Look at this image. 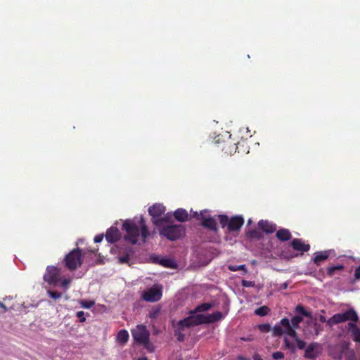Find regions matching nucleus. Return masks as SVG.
Here are the masks:
<instances>
[{
	"label": "nucleus",
	"instance_id": "12",
	"mask_svg": "<svg viewBox=\"0 0 360 360\" xmlns=\"http://www.w3.org/2000/svg\"><path fill=\"white\" fill-rule=\"evenodd\" d=\"M165 207L162 204L155 203L148 208V213L152 217V222L158 219L165 212Z\"/></svg>",
	"mask_w": 360,
	"mask_h": 360
},
{
	"label": "nucleus",
	"instance_id": "14",
	"mask_svg": "<svg viewBox=\"0 0 360 360\" xmlns=\"http://www.w3.org/2000/svg\"><path fill=\"white\" fill-rule=\"evenodd\" d=\"M121 237V233L119 229L116 227H110L106 231L105 239L110 243H115L119 240Z\"/></svg>",
	"mask_w": 360,
	"mask_h": 360
},
{
	"label": "nucleus",
	"instance_id": "19",
	"mask_svg": "<svg viewBox=\"0 0 360 360\" xmlns=\"http://www.w3.org/2000/svg\"><path fill=\"white\" fill-rule=\"evenodd\" d=\"M276 236L280 241L285 242L291 239L292 234L288 229L281 228L276 231Z\"/></svg>",
	"mask_w": 360,
	"mask_h": 360
},
{
	"label": "nucleus",
	"instance_id": "32",
	"mask_svg": "<svg viewBox=\"0 0 360 360\" xmlns=\"http://www.w3.org/2000/svg\"><path fill=\"white\" fill-rule=\"evenodd\" d=\"M247 236L250 238L259 239L261 234L257 230L253 229L248 231Z\"/></svg>",
	"mask_w": 360,
	"mask_h": 360
},
{
	"label": "nucleus",
	"instance_id": "15",
	"mask_svg": "<svg viewBox=\"0 0 360 360\" xmlns=\"http://www.w3.org/2000/svg\"><path fill=\"white\" fill-rule=\"evenodd\" d=\"M258 227L266 233H272L276 231L277 226L271 221L262 219L258 222Z\"/></svg>",
	"mask_w": 360,
	"mask_h": 360
},
{
	"label": "nucleus",
	"instance_id": "34",
	"mask_svg": "<svg viewBox=\"0 0 360 360\" xmlns=\"http://www.w3.org/2000/svg\"><path fill=\"white\" fill-rule=\"evenodd\" d=\"M258 328H259V329L260 330L261 332H262V333H267V332H269L270 330L271 326L269 323H263V324H259L258 326Z\"/></svg>",
	"mask_w": 360,
	"mask_h": 360
},
{
	"label": "nucleus",
	"instance_id": "23",
	"mask_svg": "<svg viewBox=\"0 0 360 360\" xmlns=\"http://www.w3.org/2000/svg\"><path fill=\"white\" fill-rule=\"evenodd\" d=\"M129 340V333L128 332L123 329L118 332L117 335V341L121 344L122 345H125Z\"/></svg>",
	"mask_w": 360,
	"mask_h": 360
},
{
	"label": "nucleus",
	"instance_id": "44",
	"mask_svg": "<svg viewBox=\"0 0 360 360\" xmlns=\"http://www.w3.org/2000/svg\"><path fill=\"white\" fill-rule=\"evenodd\" d=\"M76 316L79 319L80 322H85L86 318L84 316V312L83 311H77L76 314Z\"/></svg>",
	"mask_w": 360,
	"mask_h": 360
},
{
	"label": "nucleus",
	"instance_id": "5",
	"mask_svg": "<svg viewBox=\"0 0 360 360\" xmlns=\"http://www.w3.org/2000/svg\"><path fill=\"white\" fill-rule=\"evenodd\" d=\"M186 233L184 226L181 224H173L163 226L160 230V235L163 236L167 239L174 241L182 238Z\"/></svg>",
	"mask_w": 360,
	"mask_h": 360
},
{
	"label": "nucleus",
	"instance_id": "21",
	"mask_svg": "<svg viewBox=\"0 0 360 360\" xmlns=\"http://www.w3.org/2000/svg\"><path fill=\"white\" fill-rule=\"evenodd\" d=\"M329 251H319L314 254L313 262L317 266L320 265L321 263L326 260L329 257Z\"/></svg>",
	"mask_w": 360,
	"mask_h": 360
},
{
	"label": "nucleus",
	"instance_id": "45",
	"mask_svg": "<svg viewBox=\"0 0 360 360\" xmlns=\"http://www.w3.org/2000/svg\"><path fill=\"white\" fill-rule=\"evenodd\" d=\"M229 269L232 271H236L238 270H244V269H245V265L229 266Z\"/></svg>",
	"mask_w": 360,
	"mask_h": 360
},
{
	"label": "nucleus",
	"instance_id": "54",
	"mask_svg": "<svg viewBox=\"0 0 360 360\" xmlns=\"http://www.w3.org/2000/svg\"><path fill=\"white\" fill-rule=\"evenodd\" d=\"M253 359L254 360H262V359L259 356V355L258 354H255L253 356Z\"/></svg>",
	"mask_w": 360,
	"mask_h": 360
},
{
	"label": "nucleus",
	"instance_id": "10",
	"mask_svg": "<svg viewBox=\"0 0 360 360\" xmlns=\"http://www.w3.org/2000/svg\"><path fill=\"white\" fill-rule=\"evenodd\" d=\"M322 352V346L318 342L310 343L305 349L304 356L306 359H314L317 358Z\"/></svg>",
	"mask_w": 360,
	"mask_h": 360
},
{
	"label": "nucleus",
	"instance_id": "20",
	"mask_svg": "<svg viewBox=\"0 0 360 360\" xmlns=\"http://www.w3.org/2000/svg\"><path fill=\"white\" fill-rule=\"evenodd\" d=\"M153 261L164 267L174 268L176 266L174 261L172 259L155 257L153 258Z\"/></svg>",
	"mask_w": 360,
	"mask_h": 360
},
{
	"label": "nucleus",
	"instance_id": "49",
	"mask_svg": "<svg viewBox=\"0 0 360 360\" xmlns=\"http://www.w3.org/2000/svg\"><path fill=\"white\" fill-rule=\"evenodd\" d=\"M103 239V234H99V235H96L95 237H94V242L95 243H101Z\"/></svg>",
	"mask_w": 360,
	"mask_h": 360
},
{
	"label": "nucleus",
	"instance_id": "13",
	"mask_svg": "<svg viewBox=\"0 0 360 360\" xmlns=\"http://www.w3.org/2000/svg\"><path fill=\"white\" fill-rule=\"evenodd\" d=\"M291 246L294 250L301 252V255L310 250V245L305 243L301 238H294L291 242Z\"/></svg>",
	"mask_w": 360,
	"mask_h": 360
},
{
	"label": "nucleus",
	"instance_id": "18",
	"mask_svg": "<svg viewBox=\"0 0 360 360\" xmlns=\"http://www.w3.org/2000/svg\"><path fill=\"white\" fill-rule=\"evenodd\" d=\"M356 322H349L348 323L349 330L354 341L360 342V328H358Z\"/></svg>",
	"mask_w": 360,
	"mask_h": 360
},
{
	"label": "nucleus",
	"instance_id": "39",
	"mask_svg": "<svg viewBox=\"0 0 360 360\" xmlns=\"http://www.w3.org/2000/svg\"><path fill=\"white\" fill-rule=\"evenodd\" d=\"M273 332L274 335L276 336H279L285 333L280 326H275L273 328Z\"/></svg>",
	"mask_w": 360,
	"mask_h": 360
},
{
	"label": "nucleus",
	"instance_id": "31",
	"mask_svg": "<svg viewBox=\"0 0 360 360\" xmlns=\"http://www.w3.org/2000/svg\"><path fill=\"white\" fill-rule=\"evenodd\" d=\"M81 306L84 309H90L95 304L94 300H82L79 302Z\"/></svg>",
	"mask_w": 360,
	"mask_h": 360
},
{
	"label": "nucleus",
	"instance_id": "58",
	"mask_svg": "<svg viewBox=\"0 0 360 360\" xmlns=\"http://www.w3.org/2000/svg\"><path fill=\"white\" fill-rule=\"evenodd\" d=\"M47 292L51 293V292H56V291H52V290H48Z\"/></svg>",
	"mask_w": 360,
	"mask_h": 360
},
{
	"label": "nucleus",
	"instance_id": "53",
	"mask_svg": "<svg viewBox=\"0 0 360 360\" xmlns=\"http://www.w3.org/2000/svg\"><path fill=\"white\" fill-rule=\"evenodd\" d=\"M319 319L321 323H325V322L327 323V320H326V317L323 315H319Z\"/></svg>",
	"mask_w": 360,
	"mask_h": 360
},
{
	"label": "nucleus",
	"instance_id": "51",
	"mask_svg": "<svg viewBox=\"0 0 360 360\" xmlns=\"http://www.w3.org/2000/svg\"><path fill=\"white\" fill-rule=\"evenodd\" d=\"M49 295L52 299L56 300L61 297L62 294H49Z\"/></svg>",
	"mask_w": 360,
	"mask_h": 360
},
{
	"label": "nucleus",
	"instance_id": "52",
	"mask_svg": "<svg viewBox=\"0 0 360 360\" xmlns=\"http://www.w3.org/2000/svg\"><path fill=\"white\" fill-rule=\"evenodd\" d=\"M185 339V335L183 333H179L177 335V340L179 342H183Z\"/></svg>",
	"mask_w": 360,
	"mask_h": 360
},
{
	"label": "nucleus",
	"instance_id": "6",
	"mask_svg": "<svg viewBox=\"0 0 360 360\" xmlns=\"http://www.w3.org/2000/svg\"><path fill=\"white\" fill-rule=\"evenodd\" d=\"M359 320L358 315L354 309H349L342 313L334 314L330 319L327 321V324L332 327L333 325L350 321L357 322Z\"/></svg>",
	"mask_w": 360,
	"mask_h": 360
},
{
	"label": "nucleus",
	"instance_id": "3",
	"mask_svg": "<svg viewBox=\"0 0 360 360\" xmlns=\"http://www.w3.org/2000/svg\"><path fill=\"white\" fill-rule=\"evenodd\" d=\"M222 317V313L220 311H215L207 315L192 314H190L189 316L180 320L178 322V325L182 330H184L185 328H190L205 323H215L221 320Z\"/></svg>",
	"mask_w": 360,
	"mask_h": 360
},
{
	"label": "nucleus",
	"instance_id": "59",
	"mask_svg": "<svg viewBox=\"0 0 360 360\" xmlns=\"http://www.w3.org/2000/svg\"><path fill=\"white\" fill-rule=\"evenodd\" d=\"M138 306H141L140 301L137 303Z\"/></svg>",
	"mask_w": 360,
	"mask_h": 360
},
{
	"label": "nucleus",
	"instance_id": "4",
	"mask_svg": "<svg viewBox=\"0 0 360 360\" xmlns=\"http://www.w3.org/2000/svg\"><path fill=\"white\" fill-rule=\"evenodd\" d=\"M222 228L227 226L229 232H238L244 224V219L242 216L235 215L230 219L226 214L217 216Z\"/></svg>",
	"mask_w": 360,
	"mask_h": 360
},
{
	"label": "nucleus",
	"instance_id": "24",
	"mask_svg": "<svg viewBox=\"0 0 360 360\" xmlns=\"http://www.w3.org/2000/svg\"><path fill=\"white\" fill-rule=\"evenodd\" d=\"M212 307L211 303H202L198 305L193 310L190 311L189 314H197L198 312H203L209 310Z\"/></svg>",
	"mask_w": 360,
	"mask_h": 360
},
{
	"label": "nucleus",
	"instance_id": "8",
	"mask_svg": "<svg viewBox=\"0 0 360 360\" xmlns=\"http://www.w3.org/2000/svg\"><path fill=\"white\" fill-rule=\"evenodd\" d=\"M348 343L343 341L336 345L328 346V354L334 359L341 360L342 355L348 350Z\"/></svg>",
	"mask_w": 360,
	"mask_h": 360
},
{
	"label": "nucleus",
	"instance_id": "28",
	"mask_svg": "<svg viewBox=\"0 0 360 360\" xmlns=\"http://www.w3.org/2000/svg\"><path fill=\"white\" fill-rule=\"evenodd\" d=\"M269 309L266 306H262L255 311L256 315L264 316L268 314Z\"/></svg>",
	"mask_w": 360,
	"mask_h": 360
},
{
	"label": "nucleus",
	"instance_id": "47",
	"mask_svg": "<svg viewBox=\"0 0 360 360\" xmlns=\"http://www.w3.org/2000/svg\"><path fill=\"white\" fill-rule=\"evenodd\" d=\"M354 276V281H358L360 279V264L355 269Z\"/></svg>",
	"mask_w": 360,
	"mask_h": 360
},
{
	"label": "nucleus",
	"instance_id": "7",
	"mask_svg": "<svg viewBox=\"0 0 360 360\" xmlns=\"http://www.w3.org/2000/svg\"><path fill=\"white\" fill-rule=\"evenodd\" d=\"M63 262L70 271L77 269L82 264V250L79 248L72 250L65 255Z\"/></svg>",
	"mask_w": 360,
	"mask_h": 360
},
{
	"label": "nucleus",
	"instance_id": "50",
	"mask_svg": "<svg viewBox=\"0 0 360 360\" xmlns=\"http://www.w3.org/2000/svg\"><path fill=\"white\" fill-rule=\"evenodd\" d=\"M242 283H243V285L245 287H249V286L253 285L252 281H245V280H243Z\"/></svg>",
	"mask_w": 360,
	"mask_h": 360
},
{
	"label": "nucleus",
	"instance_id": "27",
	"mask_svg": "<svg viewBox=\"0 0 360 360\" xmlns=\"http://www.w3.org/2000/svg\"><path fill=\"white\" fill-rule=\"evenodd\" d=\"M170 217L168 216V214L160 217L158 219H155L153 221V224L156 226H162L165 223H167L169 221Z\"/></svg>",
	"mask_w": 360,
	"mask_h": 360
},
{
	"label": "nucleus",
	"instance_id": "57",
	"mask_svg": "<svg viewBox=\"0 0 360 360\" xmlns=\"http://www.w3.org/2000/svg\"><path fill=\"white\" fill-rule=\"evenodd\" d=\"M137 360H148V359L146 357H142V358L138 359Z\"/></svg>",
	"mask_w": 360,
	"mask_h": 360
},
{
	"label": "nucleus",
	"instance_id": "38",
	"mask_svg": "<svg viewBox=\"0 0 360 360\" xmlns=\"http://www.w3.org/2000/svg\"><path fill=\"white\" fill-rule=\"evenodd\" d=\"M313 328H314V334L316 336L319 335L320 332L323 330L322 326H321L320 324H318L316 322L314 323Z\"/></svg>",
	"mask_w": 360,
	"mask_h": 360
},
{
	"label": "nucleus",
	"instance_id": "33",
	"mask_svg": "<svg viewBox=\"0 0 360 360\" xmlns=\"http://www.w3.org/2000/svg\"><path fill=\"white\" fill-rule=\"evenodd\" d=\"M296 311L306 317H311V313L308 312L302 306L298 305L296 307Z\"/></svg>",
	"mask_w": 360,
	"mask_h": 360
},
{
	"label": "nucleus",
	"instance_id": "17",
	"mask_svg": "<svg viewBox=\"0 0 360 360\" xmlns=\"http://www.w3.org/2000/svg\"><path fill=\"white\" fill-rule=\"evenodd\" d=\"M174 217L179 222H186L189 221V214L186 210L178 208L174 212Z\"/></svg>",
	"mask_w": 360,
	"mask_h": 360
},
{
	"label": "nucleus",
	"instance_id": "48",
	"mask_svg": "<svg viewBox=\"0 0 360 360\" xmlns=\"http://www.w3.org/2000/svg\"><path fill=\"white\" fill-rule=\"evenodd\" d=\"M8 311V308L5 306V304L0 302V314H4Z\"/></svg>",
	"mask_w": 360,
	"mask_h": 360
},
{
	"label": "nucleus",
	"instance_id": "16",
	"mask_svg": "<svg viewBox=\"0 0 360 360\" xmlns=\"http://www.w3.org/2000/svg\"><path fill=\"white\" fill-rule=\"evenodd\" d=\"M237 144L238 143L233 141L229 136V139L223 143L221 150L226 154L232 155L238 149Z\"/></svg>",
	"mask_w": 360,
	"mask_h": 360
},
{
	"label": "nucleus",
	"instance_id": "29",
	"mask_svg": "<svg viewBox=\"0 0 360 360\" xmlns=\"http://www.w3.org/2000/svg\"><path fill=\"white\" fill-rule=\"evenodd\" d=\"M203 214H204V210H201L200 212H198L196 211H193L191 210V214L189 215V220L191 219V218H194L200 221L202 217H203Z\"/></svg>",
	"mask_w": 360,
	"mask_h": 360
},
{
	"label": "nucleus",
	"instance_id": "56",
	"mask_svg": "<svg viewBox=\"0 0 360 360\" xmlns=\"http://www.w3.org/2000/svg\"><path fill=\"white\" fill-rule=\"evenodd\" d=\"M238 360H249L248 358L243 356H239L238 357Z\"/></svg>",
	"mask_w": 360,
	"mask_h": 360
},
{
	"label": "nucleus",
	"instance_id": "11",
	"mask_svg": "<svg viewBox=\"0 0 360 360\" xmlns=\"http://www.w3.org/2000/svg\"><path fill=\"white\" fill-rule=\"evenodd\" d=\"M132 335L136 342L146 345L149 342V333L145 326L138 327L136 330L132 331Z\"/></svg>",
	"mask_w": 360,
	"mask_h": 360
},
{
	"label": "nucleus",
	"instance_id": "37",
	"mask_svg": "<svg viewBox=\"0 0 360 360\" xmlns=\"http://www.w3.org/2000/svg\"><path fill=\"white\" fill-rule=\"evenodd\" d=\"M284 343H285V346L287 348H288V349H291L292 352H293V353H295V351H296L295 346L292 343H291V342L288 340V338H285L284 339Z\"/></svg>",
	"mask_w": 360,
	"mask_h": 360
},
{
	"label": "nucleus",
	"instance_id": "22",
	"mask_svg": "<svg viewBox=\"0 0 360 360\" xmlns=\"http://www.w3.org/2000/svg\"><path fill=\"white\" fill-rule=\"evenodd\" d=\"M162 294H142L141 300L148 302H155L159 301Z\"/></svg>",
	"mask_w": 360,
	"mask_h": 360
},
{
	"label": "nucleus",
	"instance_id": "42",
	"mask_svg": "<svg viewBox=\"0 0 360 360\" xmlns=\"http://www.w3.org/2000/svg\"><path fill=\"white\" fill-rule=\"evenodd\" d=\"M295 341L299 349H304L305 348L306 342L304 340H300L299 338H296V340Z\"/></svg>",
	"mask_w": 360,
	"mask_h": 360
},
{
	"label": "nucleus",
	"instance_id": "25",
	"mask_svg": "<svg viewBox=\"0 0 360 360\" xmlns=\"http://www.w3.org/2000/svg\"><path fill=\"white\" fill-rule=\"evenodd\" d=\"M133 254H134V251H133L132 248H129L127 250L124 255H122V256H120L118 257L119 262L120 264L128 263L130 259V257L132 256Z\"/></svg>",
	"mask_w": 360,
	"mask_h": 360
},
{
	"label": "nucleus",
	"instance_id": "2",
	"mask_svg": "<svg viewBox=\"0 0 360 360\" xmlns=\"http://www.w3.org/2000/svg\"><path fill=\"white\" fill-rule=\"evenodd\" d=\"M44 283L51 287H59L67 290L70 287L72 278L62 276L61 269L56 266H48L43 276Z\"/></svg>",
	"mask_w": 360,
	"mask_h": 360
},
{
	"label": "nucleus",
	"instance_id": "1",
	"mask_svg": "<svg viewBox=\"0 0 360 360\" xmlns=\"http://www.w3.org/2000/svg\"><path fill=\"white\" fill-rule=\"evenodd\" d=\"M122 229L127 233L125 239L129 240L132 244H136L138 241V237L141 235V240L144 243L146 238L150 236V232L146 224L143 216L139 219H127L122 224Z\"/></svg>",
	"mask_w": 360,
	"mask_h": 360
},
{
	"label": "nucleus",
	"instance_id": "30",
	"mask_svg": "<svg viewBox=\"0 0 360 360\" xmlns=\"http://www.w3.org/2000/svg\"><path fill=\"white\" fill-rule=\"evenodd\" d=\"M302 321V317L300 316H295L291 319L290 324L292 328H297L299 326V323Z\"/></svg>",
	"mask_w": 360,
	"mask_h": 360
},
{
	"label": "nucleus",
	"instance_id": "46",
	"mask_svg": "<svg viewBox=\"0 0 360 360\" xmlns=\"http://www.w3.org/2000/svg\"><path fill=\"white\" fill-rule=\"evenodd\" d=\"M272 357L276 360L281 359L284 357V354L281 352H276L273 353Z\"/></svg>",
	"mask_w": 360,
	"mask_h": 360
},
{
	"label": "nucleus",
	"instance_id": "26",
	"mask_svg": "<svg viewBox=\"0 0 360 360\" xmlns=\"http://www.w3.org/2000/svg\"><path fill=\"white\" fill-rule=\"evenodd\" d=\"M344 268H345V266L342 264H338V265H334V266H328L327 268V274L329 276L332 277L333 276L335 275L336 271H342V270L344 269Z\"/></svg>",
	"mask_w": 360,
	"mask_h": 360
},
{
	"label": "nucleus",
	"instance_id": "41",
	"mask_svg": "<svg viewBox=\"0 0 360 360\" xmlns=\"http://www.w3.org/2000/svg\"><path fill=\"white\" fill-rule=\"evenodd\" d=\"M281 324L285 328V330H288V328L292 327L289 319L287 318L282 319L281 321Z\"/></svg>",
	"mask_w": 360,
	"mask_h": 360
},
{
	"label": "nucleus",
	"instance_id": "43",
	"mask_svg": "<svg viewBox=\"0 0 360 360\" xmlns=\"http://www.w3.org/2000/svg\"><path fill=\"white\" fill-rule=\"evenodd\" d=\"M162 287L160 285H154L149 291H143V292H162Z\"/></svg>",
	"mask_w": 360,
	"mask_h": 360
},
{
	"label": "nucleus",
	"instance_id": "36",
	"mask_svg": "<svg viewBox=\"0 0 360 360\" xmlns=\"http://www.w3.org/2000/svg\"><path fill=\"white\" fill-rule=\"evenodd\" d=\"M345 357L346 360H356V355L353 350H347Z\"/></svg>",
	"mask_w": 360,
	"mask_h": 360
},
{
	"label": "nucleus",
	"instance_id": "40",
	"mask_svg": "<svg viewBox=\"0 0 360 360\" xmlns=\"http://www.w3.org/2000/svg\"><path fill=\"white\" fill-rule=\"evenodd\" d=\"M295 329V328L291 327L290 328H288V330H285V333L289 335L290 337H292L295 340H296V338L298 337Z\"/></svg>",
	"mask_w": 360,
	"mask_h": 360
},
{
	"label": "nucleus",
	"instance_id": "9",
	"mask_svg": "<svg viewBox=\"0 0 360 360\" xmlns=\"http://www.w3.org/2000/svg\"><path fill=\"white\" fill-rule=\"evenodd\" d=\"M200 224L215 233H217L219 231L217 221L214 217H212L210 214V212L208 210H204V214L200 220Z\"/></svg>",
	"mask_w": 360,
	"mask_h": 360
},
{
	"label": "nucleus",
	"instance_id": "55",
	"mask_svg": "<svg viewBox=\"0 0 360 360\" xmlns=\"http://www.w3.org/2000/svg\"><path fill=\"white\" fill-rule=\"evenodd\" d=\"M241 340L243 341H251L252 339L251 338H241Z\"/></svg>",
	"mask_w": 360,
	"mask_h": 360
},
{
	"label": "nucleus",
	"instance_id": "35",
	"mask_svg": "<svg viewBox=\"0 0 360 360\" xmlns=\"http://www.w3.org/2000/svg\"><path fill=\"white\" fill-rule=\"evenodd\" d=\"M160 311V307H155V308H153L150 311V314H149V317L150 319H155L158 316L159 312Z\"/></svg>",
	"mask_w": 360,
	"mask_h": 360
}]
</instances>
